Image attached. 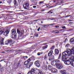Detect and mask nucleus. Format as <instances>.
I'll list each match as a JSON object with an SVG mask.
<instances>
[{
  "mask_svg": "<svg viewBox=\"0 0 74 74\" xmlns=\"http://www.w3.org/2000/svg\"><path fill=\"white\" fill-rule=\"evenodd\" d=\"M33 7L34 8H36V6H33Z\"/></svg>",
  "mask_w": 74,
  "mask_h": 74,
  "instance_id": "nucleus-40",
  "label": "nucleus"
},
{
  "mask_svg": "<svg viewBox=\"0 0 74 74\" xmlns=\"http://www.w3.org/2000/svg\"><path fill=\"white\" fill-rule=\"evenodd\" d=\"M69 15H67L65 17V18H67V17H69Z\"/></svg>",
  "mask_w": 74,
  "mask_h": 74,
  "instance_id": "nucleus-43",
  "label": "nucleus"
},
{
  "mask_svg": "<svg viewBox=\"0 0 74 74\" xmlns=\"http://www.w3.org/2000/svg\"><path fill=\"white\" fill-rule=\"evenodd\" d=\"M66 41H67V38H66V39L65 40V42Z\"/></svg>",
  "mask_w": 74,
  "mask_h": 74,
  "instance_id": "nucleus-46",
  "label": "nucleus"
},
{
  "mask_svg": "<svg viewBox=\"0 0 74 74\" xmlns=\"http://www.w3.org/2000/svg\"><path fill=\"white\" fill-rule=\"evenodd\" d=\"M70 42H74V38H72L70 40Z\"/></svg>",
  "mask_w": 74,
  "mask_h": 74,
  "instance_id": "nucleus-22",
  "label": "nucleus"
},
{
  "mask_svg": "<svg viewBox=\"0 0 74 74\" xmlns=\"http://www.w3.org/2000/svg\"><path fill=\"white\" fill-rule=\"evenodd\" d=\"M70 60H71L72 63L71 65L74 67V56H72L70 57Z\"/></svg>",
  "mask_w": 74,
  "mask_h": 74,
  "instance_id": "nucleus-7",
  "label": "nucleus"
},
{
  "mask_svg": "<svg viewBox=\"0 0 74 74\" xmlns=\"http://www.w3.org/2000/svg\"><path fill=\"white\" fill-rule=\"evenodd\" d=\"M34 35L36 37H38V35L37 34H35Z\"/></svg>",
  "mask_w": 74,
  "mask_h": 74,
  "instance_id": "nucleus-31",
  "label": "nucleus"
},
{
  "mask_svg": "<svg viewBox=\"0 0 74 74\" xmlns=\"http://www.w3.org/2000/svg\"><path fill=\"white\" fill-rule=\"evenodd\" d=\"M42 3H43V2H39V4H42Z\"/></svg>",
  "mask_w": 74,
  "mask_h": 74,
  "instance_id": "nucleus-41",
  "label": "nucleus"
},
{
  "mask_svg": "<svg viewBox=\"0 0 74 74\" xmlns=\"http://www.w3.org/2000/svg\"><path fill=\"white\" fill-rule=\"evenodd\" d=\"M54 3H56V2L55 1H54Z\"/></svg>",
  "mask_w": 74,
  "mask_h": 74,
  "instance_id": "nucleus-57",
  "label": "nucleus"
},
{
  "mask_svg": "<svg viewBox=\"0 0 74 74\" xmlns=\"http://www.w3.org/2000/svg\"><path fill=\"white\" fill-rule=\"evenodd\" d=\"M39 21V19L34 20L33 21V22H36V21Z\"/></svg>",
  "mask_w": 74,
  "mask_h": 74,
  "instance_id": "nucleus-33",
  "label": "nucleus"
},
{
  "mask_svg": "<svg viewBox=\"0 0 74 74\" xmlns=\"http://www.w3.org/2000/svg\"><path fill=\"white\" fill-rule=\"evenodd\" d=\"M59 53V50L57 49H55V53L56 54V55H58Z\"/></svg>",
  "mask_w": 74,
  "mask_h": 74,
  "instance_id": "nucleus-20",
  "label": "nucleus"
},
{
  "mask_svg": "<svg viewBox=\"0 0 74 74\" xmlns=\"http://www.w3.org/2000/svg\"><path fill=\"white\" fill-rule=\"evenodd\" d=\"M31 61V60H30V58H29L27 60V61H26L24 63V65H26L27 64V63H30V62Z\"/></svg>",
  "mask_w": 74,
  "mask_h": 74,
  "instance_id": "nucleus-13",
  "label": "nucleus"
},
{
  "mask_svg": "<svg viewBox=\"0 0 74 74\" xmlns=\"http://www.w3.org/2000/svg\"><path fill=\"white\" fill-rule=\"evenodd\" d=\"M62 29H66V27L65 26H64L62 27Z\"/></svg>",
  "mask_w": 74,
  "mask_h": 74,
  "instance_id": "nucleus-36",
  "label": "nucleus"
},
{
  "mask_svg": "<svg viewBox=\"0 0 74 74\" xmlns=\"http://www.w3.org/2000/svg\"><path fill=\"white\" fill-rule=\"evenodd\" d=\"M43 26L44 28H47V25H43Z\"/></svg>",
  "mask_w": 74,
  "mask_h": 74,
  "instance_id": "nucleus-29",
  "label": "nucleus"
},
{
  "mask_svg": "<svg viewBox=\"0 0 74 74\" xmlns=\"http://www.w3.org/2000/svg\"><path fill=\"white\" fill-rule=\"evenodd\" d=\"M51 72L52 73H56L58 72V70L55 68H52L51 70Z\"/></svg>",
  "mask_w": 74,
  "mask_h": 74,
  "instance_id": "nucleus-11",
  "label": "nucleus"
},
{
  "mask_svg": "<svg viewBox=\"0 0 74 74\" xmlns=\"http://www.w3.org/2000/svg\"><path fill=\"white\" fill-rule=\"evenodd\" d=\"M54 25V24H51L50 25H49V26H51V25Z\"/></svg>",
  "mask_w": 74,
  "mask_h": 74,
  "instance_id": "nucleus-45",
  "label": "nucleus"
},
{
  "mask_svg": "<svg viewBox=\"0 0 74 74\" xmlns=\"http://www.w3.org/2000/svg\"><path fill=\"white\" fill-rule=\"evenodd\" d=\"M4 32L2 31H0V35H1Z\"/></svg>",
  "mask_w": 74,
  "mask_h": 74,
  "instance_id": "nucleus-30",
  "label": "nucleus"
},
{
  "mask_svg": "<svg viewBox=\"0 0 74 74\" xmlns=\"http://www.w3.org/2000/svg\"><path fill=\"white\" fill-rule=\"evenodd\" d=\"M47 58V55H46V56H45V59H46V58Z\"/></svg>",
  "mask_w": 74,
  "mask_h": 74,
  "instance_id": "nucleus-44",
  "label": "nucleus"
},
{
  "mask_svg": "<svg viewBox=\"0 0 74 74\" xmlns=\"http://www.w3.org/2000/svg\"><path fill=\"white\" fill-rule=\"evenodd\" d=\"M2 62V60L0 61V62Z\"/></svg>",
  "mask_w": 74,
  "mask_h": 74,
  "instance_id": "nucleus-60",
  "label": "nucleus"
},
{
  "mask_svg": "<svg viewBox=\"0 0 74 74\" xmlns=\"http://www.w3.org/2000/svg\"><path fill=\"white\" fill-rule=\"evenodd\" d=\"M72 22H69V23H72Z\"/></svg>",
  "mask_w": 74,
  "mask_h": 74,
  "instance_id": "nucleus-56",
  "label": "nucleus"
},
{
  "mask_svg": "<svg viewBox=\"0 0 74 74\" xmlns=\"http://www.w3.org/2000/svg\"><path fill=\"white\" fill-rule=\"evenodd\" d=\"M48 69L50 71H51L52 70V67L51 65H49V66L48 67Z\"/></svg>",
  "mask_w": 74,
  "mask_h": 74,
  "instance_id": "nucleus-21",
  "label": "nucleus"
},
{
  "mask_svg": "<svg viewBox=\"0 0 74 74\" xmlns=\"http://www.w3.org/2000/svg\"><path fill=\"white\" fill-rule=\"evenodd\" d=\"M69 22H71V21H72V20H69Z\"/></svg>",
  "mask_w": 74,
  "mask_h": 74,
  "instance_id": "nucleus-51",
  "label": "nucleus"
},
{
  "mask_svg": "<svg viewBox=\"0 0 74 74\" xmlns=\"http://www.w3.org/2000/svg\"><path fill=\"white\" fill-rule=\"evenodd\" d=\"M64 64L66 65H69L71 63L70 60H68L66 61H65L64 62Z\"/></svg>",
  "mask_w": 74,
  "mask_h": 74,
  "instance_id": "nucleus-9",
  "label": "nucleus"
},
{
  "mask_svg": "<svg viewBox=\"0 0 74 74\" xmlns=\"http://www.w3.org/2000/svg\"><path fill=\"white\" fill-rule=\"evenodd\" d=\"M3 3V2L1 1H0V4H1V3Z\"/></svg>",
  "mask_w": 74,
  "mask_h": 74,
  "instance_id": "nucleus-47",
  "label": "nucleus"
},
{
  "mask_svg": "<svg viewBox=\"0 0 74 74\" xmlns=\"http://www.w3.org/2000/svg\"><path fill=\"white\" fill-rule=\"evenodd\" d=\"M8 12H10V13H11V12H13L10 11H8Z\"/></svg>",
  "mask_w": 74,
  "mask_h": 74,
  "instance_id": "nucleus-42",
  "label": "nucleus"
},
{
  "mask_svg": "<svg viewBox=\"0 0 74 74\" xmlns=\"http://www.w3.org/2000/svg\"><path fill=\"white\" fill-rule=\"evenodd\" d=\"M47 47H48V45H46L45 46L43 47V49H46V48H47Z\"/></svg>",
  "mask_w": 74,
  "mask_h": 74,
  "instance_id": "nucleus-23",
  "label": "nucleus"
},
{
  "mask_svg": "<svg viewBox=\"0 0 74 74\" xmlns=\"http://www.w3.org/2000/svg\"><path fill=\"white\" fill-rule=\"evenodd\" d=\"M61 73L62 74H67V72L65 70H61L60 71Z\"/></svg>",
  "mask_w": 74,
  "mask_h": 74,
  "instance_id": "nucleus-19",
  "label": "nucleus"
},
{
  "mask_svg": "<svg viewBox=\"0 0 74 74\" xmlns=\"http://www.w3.org/2000/svg\"><path fill=\"white\" fill-rule=\"evenodd\" d=\"M41 29V28H40V27H39L38 29V32H39V31H40V29Z\"/></svg>",
  "mask_w": 74,
  "mask_h": 74,
  "instance_id": "nucleus-37",
  "label": "nucleus"
},
{
  "mask_svg": "<svg viewBox=\"0 0 74 74\" xmlns=\"http://www.w3.org/2000/svg\"><path fill=\"white\" fill-rule=\"evenodd\" d=\"M53 53V51H50L49 53H48V56H52V53Z\"/></svg>",
  "mask_w": 74,
  "mask_h": 74,
  "instance_id": "nucleus-18",
  "label": "nucleus"
},
{
  "mask_svg": "<svg viewBox=\"0 0 74 74\" xmlns=\"http://www.w3.org/2000/svg\"><path fill=\"white\" fill-rule=\"evenodd\" d=\"M51 12V10H50V11H49V12Z\"/></svg>",
  "mask_w": 74,
  "mask_h": 74,
  "instance_id": "nucleus-59",
  "label": "nucleus"
},
{
  "mask_svg": "<svg viewBox=\"0 0 74 74\" xmlns=\"http://www.w3.org/2000/svg\"><path fill=\"white\" fill-rule=\"evenodd\" d=\"M12 33L11 34L12 35V37L13 38H16V30L14 29H13L12 31Z\"/></svg>",
  "mask_w": 74,
  "mask_h": 74,
  "instance_id": "nucleus-3",
  "label": "nucleus"
},
{
  "mask_svg": "<svg viewBox=\"0 0 74 74\" xmlns=\"http://www.w3.org/2000/svg\"><path fill=\"white\" fill-rule=\"evenodd\" d=\"M26 68L27 69H29V68L33 65V62H32L30 63H27V64Z\"/></svg>",
  "mask_w": 74,
  "mask_h": 74,
  "instance_id": "nucleus-8",
  "label": "nucleus"
},
{
  "mask_svg": "<svg viewBox=\"0 0 74 74\" xmlns=\"http://www.w3.org/2000/svg\"><path fill=\"white\" fill-rule=\"evenodd\" d=\"M49 12H47V13H49Z\"/></svg>",
  "mask_w": 74,
  "mask_h": 74,
  "instance_id": "nucleus-61",
  "label": "nucleus"
},
{
  "mask_svg": "<svg viewBox=\"0 0 74 74\" xmlns=\"http://www.w3.org/2000/svg\"><path fill=\"white\" fill-rule=\"evenodd\" d=\"M56 66L58 69H61L63 68V65L61 64H58L56 65Z\"/></svg>",
  "mask_w": 74,
  "mask_h": 74,
  "instance_id": "nucleus-12",
  "label": "nucleus"
},
{
  "mask_svg": "<svg viewBox=\"0 0 74 74\" xmlns=\"http://www.w3.org/2000/svg\"><path fill=\"white\" fill-rule=\"evenodd\" d=\"M69 45H70L69 44H67L66 45L65 47H69Z\"/></svg>",
  "mask_w": 74,
  "mask_h": 74,
  "instance_id": "nucleus-32",
  "label": "nucleus"
},
{
  "mask_svg": "<svg viewBox=\"0 0 74 74\" xmlns=\"http://www.w3.org/2000/svg\"><path fill=\"white\" fill-rule=\"evenodd\" d=\"M23 6L25 9L28 10L29 8V3H25Z\"/></svg>",
  "mask_w": 74,
  "mask_h": 74,
  "instance_id": "nucleus-6",
  "label": "nucleus"
},
{
  "mask_svg": "<svg viewBox=\"0 0 74 74\" xmlns=\"http://www.w3.org/2000/svg\"><path fill=\"white\" fill-rule=\"evenodd\" d=\"M2 60V61H3V60Z\"/></svg>",
  "mask_w": 74,
  "mask_h": 74,
  "instance_id": "nucleus-64",
  "label": "nucleus"
},
{
  "mask_svg": "<svg viewBox=\"0 0 74 74\" xmlns=\"http://www.w3.org/2000/svg\"><path fill=\"white\" fill-rule=\"evenodd\" d=\"M10 15L9 14H7V16H10Z\"/></svg>",
  "mask_w": 74,
  "mask_h": 74,
  "instance_id": "nucleus-53",
  "label": "nucleus"
},
{
  "mask_svg": "<svg viewBox=\"0 0 74 74\" xmlns=\"http://www.w3.org/2000/svg\"><path fill=\"white\" fill-rule=\"evenodd\" d=\"M4 38H0V45H2L4 44Z\"/></svg>",
  "mask_w": 74,
  "mask_h": 74,
  "instance_id": "nucleus-17",
  "label": "nucleus"
},
{
  "mask_svg": "<svg viewBox=\"0 0 74 74\" xmlns=\"http://www.w3.org/2000/svg\"><path fill=\"white\" fill-rule=\"evenodd\" d=\"M46 44H47V43H45V45H46Z\"/></svg>",
  "mask_w": 74,
  "mask_h": 74,
  "instance_id": "nucleus-62",
  "label": "nucleus"
},
{
  "mask_svg": "<svg viewBox=\"0 0 74 74\" xmlns=\"http://www.w3.org/2000/svg\"><path fill=\"white\" fill-rule=\"evenodd\" d=\"M62 60L63 62L66 61V60L68 58V56H71L70 54H69V53L66 51H65L64 52L62 53Z\"/></svg>",
  "mask_w": 74,
  "mask_h": 74,
  "instance_id": "nucleus-1",
  "label": "nucleus"
},
{
  "mask_svg": "<svg viewBox=\"0 0 74 74\" xmlns=\"http://www.w3.org/2000/svg\"><path fill=\"white\" fill-rule=\"evenodd\" d=\"M39 62H40V61L38 60L36 61L35 62V65L36 66H37V67H40V65Z\"/></svg>",
  "mask_w": 74,
  "mask_h": 74,
  "instance_id": "nucleus-10",
  "label": "nucleus"
},
{
  "mask_svg": "<svg viewBox=\"0 0 74 74\" xmlns=\"http://www.w3.org/2000/svg\"><path fill=\"white\" fill-rule=\"evenodd\" d=\"M12 42V39H9L7 42H5V43L6 45H8V43L10 44V43H11V42Z\"/></svg>",
  "mask_w": 74,
  "mask_h": 74,
  "instance_id": "nucleus-14",
  "label": "nucleus"
},
{
  "mask_svg": "<svg viewBox=\"0 0 74 74\" xmlns=\"http://www.w3.org/2000/svg\"><path fill=\"white\" fill-rule=\"evenodd\" d=\"M49 61H52V60L54 59V56H49Z\"/></svg>",
  "mask_w": 74,
  "mask_h": 74,
  "instance_id": "nucleus-15",
  "label": "nucleus"
},
{
  "mask_svg": "<svg viewBox=\"0 0 74 74\" xmlns=\"http://www.w3.org/2000/svg\"><path fill=\"white\" fill-rule=\"evenodd\" d=\"M59 62H60V60H56L53 62H51V64L53 66H55V65H56Z\"/></svg>",
  "mask_w": 74,
  "mask_h": 74,
  "instance_id": "nucleus-5",
  "label": "nucleus"
},
{
  "mask_svg": "<svg viewBox=\"0 0 74 74\" xmlns=\"http://www.w3.org/2000/svg\"><path fill=\"white\" fill-rule=\"evenodd\" d=\"M23 51V49L18 50L17 52H21V51Z\"/></svg>",
  "mask_w": 74,
  "mask_h": 74,
  "instance_id": "nucleus-27",
  "label": "nucleus"
},
{
  "mask_svg": "<svg viewBox=\"0 0 74 74\" xmlns=\"http://www.w3.org/2000/svg\"><path fill=\"white\" fill-rule=\"evenodd\" d=\"M23 58H25V56H23Z\"/></svg>",
  "mask_w": 74,
  "mask_h": 74,
  "instance_id": "nucleus-52",
  "label": "nucleus"
},
{
  "mask_svg": "<svg viewBox=\"0 0 74 74\" xmlns=\"http://www.w3.org/2000/svg\"><path fill=\"white\" fill-rule=\"evenodd\" d=\"M50 13L51 14H52V12H51Z\"/></svg>",
  "mask_w": 74,
  "mask_h": 74,
  "instance_id": "nucleus-58",
  "label": "nucleus"
},
{
  "mask_svg": "<svg viewBox=\"0 0 74 74\" xmlns=\"http://www.w3.org/2000/svg\"><path fill=\"white\" fill-rule=\"evenodd\" d=\"M10 46L12 47L14 46V43L12 42L10 43Z\"/></svg>",
  "mask_w": 74,
  "mask_h": 74,
  "instance_id": "nucleus-24",
  "label": "nucleus"
},
{
  "mask_svg": "<svg viewBox=\"0 0 74 74\" xmlns=\"http://www.w3.org/2000/svg\"><path fill=\"white\" fill-rule=\"evenodd\" d=\"M0 67H1V64H0Z\"/></svg>",
  "mask_w": 74,
  "mask_h": 74,
  "instance_id": "nucleus-55",
  "label": "nucleus"
},
{
  "mask_svg": "<svg viewBox=\"0 0 74 74\" xmlns=\"http://www.w3.org/2000/svg\"><path fill=\"white\" fill-rule=\"evenodd\" d=\"M41 23H43V21H42L41 22Z\"/></svg>",
  "mask_w": 74,
  "mask_h": 74,
  "instance_id": "nucleus-54",
  "label": "nucleus"
},
{
  "mask_svg": "<svg viewBox=\"0 0 74 74\" xmlns=\"http://www.w3.org/2000/svg\"><path fill=\"white\" fill-rule=\"evenodd\" d=\"M14 4L15 5H16V0H14Z\"/></svg>",
  "mask_w": 74,
  "mask_h": 74,
  "instance_id": "nucleus-26",
  "label": "nucleus"
},
{
  "mask_svg": "<svg viewBox=\"0 0 74 74\" xmlns=\"http://www.w3.org/2000/svg\"><path fill=\"white\" fill-rule=\"evenodd\" d=\"M56 34H58V33H59V31H57V32H55V33Z\"/></svg>",
  "mask_w": 74,
  "mask_h": 74,
  "instance_id": "nucleus-38",
  "label": "nucleus"
},
{
  "mask_svg": "<svg viewBox=\"0 0 74 74\" xmlns=\"http://www.w3.org/2000/svg\"><path fill=\"white\" fill-rule=\"evenodd\" d=\"M58 4V3H56V4Z\"/></svg>",
  "mask_w": 74,
  "mask_h": 74,
  "instance_id": "nucleus-63",
  "label": "nucleus"
},
{
  "mask_svg": "<svg viewBox=\"0 0 74 74\" xmlns=\"http://www.w3.org/2000/svg\"><path fill=\"white\" fill-rule=\"evenodd\" d=\"M57 30H53L52 31V32H57Z\"/></svg>",
  "mask_w": 74,
  "mask_h": 74,
  "instance_id": "nucleus-35",
  "label": "nucleus"
},
{
  "mask_svg": "<svg viewBox=\"0 0 74 74\" xmlns=\"http://www.w3.org/2000/svg\"><path fill=\"white\" fill-rule=\"evenodd\" d=\"M25 58H27L28 57L27 56H25Z\"/></svg>",
  "mask_w": 74,
  "mask_h": 74,
  "instance_id": "nucleus-48",
  "label": "nucleus"
},
{
  "mask_svg": "<svg viewBox=\"0 0 74 74\" xmlns=\"http://www.w3.org/2000/svg\"><path fill=\"white\" fill-rule=\"evenodd\" d=\"M47 5V7L48 8V6H49V5Z\"/></svg>",
  "mask_w": 74,
  "mask_h": 74,
  "instance_id": "nucleus-50",
  "label": "nucleus"
},
{
  "mask_svg": "<svg viewBox=\"0 0 74 74\" xmlns=\"http://www.w3.org/2000/svg\"><path fill=\"white\" fill-rule=\"evenodd\" d=\"M9 32H10V30L9 29H7L6 30L4 33V36H7V34H8Z\"/></svg>",
  "mask_w": 74,
  "mask_h": 74,
  "instance_id": "nucleus-16",
  "label": "nucleus"
},
{
  "mask_svg": "<svg viewBox=\"0 0 74 74\" xmlns=\"http://www.w3.org/2000/svg\"><path fill=\"white\" fill-rule=\"evenodd\" d=\"M60 58H61V54L60 53L59 55V56L58 57V59H60Z\"/></svg>",
  "mask_w": 74,
  "mask_h": 74,
  "instance_id": "nucleus-28",
  "label": "nucleus"
},
{
  "mask_svg": "<svg viewBox=\"0 0 74 74\" xmlns=\"http://www.w3.org/2000/svg\"><path fill=\"white\" fill-rule=\"evenodd\" d=\"M17 32L19 34L18 37V39H21L22 37H23V34L22 33V31L20 29H18L17 30Z\"/></svg>",
  "mask_w": 74,
  "mask_h": 74,
  "instance_id": "nucleus-2",
  "label": "nucleus"
},
{
  "mask_svg": "<svg viewBox=\"0 0 74 74\" xmlns=\"http://www.w3.org/2000/svg\"><path fill=\"white\" fill-rule=\"evenodd\" d=\"M54 48H55V46H53L51 47V50H53L54 49Z\"/></svg>",
  "mask_w": 74,
  "mask_h": 74,
  "instance_id": "nucleus-25",
  "label": "nucleus"
},
{
  "mask_svg": "<svg viewBox=\"0 0 74 74\" xmlns=\"http://www.w3.org/2000/svg\"><path fill=\"white\" fill-rule=\"evenodd\" d=\"M56 28H58V27H59V26H56Z\"/></svg>",
  "mask_w": 74,
  "mask_h": 74,
  "instance_id": "nucleus-39",
  "label": "nucleus"
},
{
  "mask_svg": "<svg viewBox=\"0 0 74 74\" xmlns=\"http://www.w3.org/2000/svg\"><path fill=\"white\" fill-rule=\"evenodd\" d=\"M66 51V52H67L69 54H70L71 56V54H74V47H73L71 49H68Z\"/></svg>",
  "mask_w": 74,
  "mask_h": 74,
  "instance_id": "nucleus-4",
  "label": "nucleus"
},
{
  "mask_svg": "<svg viewBox=\"0 0 74 74\" xmlns=\"http://www.w3.org/2000/svg\"><path fill=\"white\" fill-rule=\"evenodd\" d=\"M38 55H41V53L40 52L38 53H37Z\"/></svg>",
  "mask_w": 74,
  "mask_h": 74,
  "instance_id": "nucleus-34",
  "label": "nucleus"
},
{
  "mask_svg": "<svg viewBox=\"0 0 74 74\" xmlns=\"http://www.w3.org/2000/svg\"><path fill=\"white\" fill-rule=\"evenodd\" d=\"M51 20H54V18H51Z\"/></svg>",
  "mask_w": 74,
  "mask_h": 74,
  "instance_id": "nucleus-49",
  "label": "nucleus"
}]
</instances>
